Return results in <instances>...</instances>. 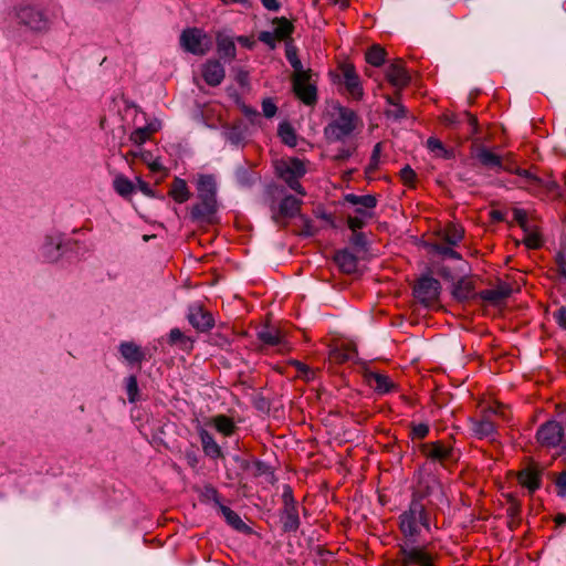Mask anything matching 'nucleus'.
Wrapping results in <instances>:
<instances>
[{
	"label": "nucleus",
	"mask_w": 566,
	"mask_h": 566,
	"mask_svg": "<svg viewBox=\"0 0 566 566\" xmlns=\"http://www.w3.org/2000/svg\"><path fill=\"white\" fill-rule=\"evenodd\" d=\"M416 478L417 485L409 507L399 516V530L405 537L401 546H417L421 527L429 530V515L423 500L431 494L436 479L431 474H424L422 470L418 471Z\"/></svg>",
	"instance_id": "f257e3e1"
},
{
	"label": "nucleus",
	"mask_w": 566,
	"mask_h": 566,
	"mask_svg": "<svg viewBox=\"0 0 566 566\" xmlns=\"http://www.w3.org/2000/svg\"><path fill=\"white\" fill-rule=\"evenodd\" d=\"M198 202L191 207L192 221L213 223L218 211L217 185L212 176L201 175L197 181Z\"/></svg>",
	"instance_id": "f03ea898"
},
{
	"label": "nucleus",
	"mask_w": 566,
	"mask_h": 566,
	"mask_svg": "<svg viewBox=\"0 0 566 566\" xmlns=\"http://www.w3.org/2000/svg\"><path fill=\"white\" fill-rule=\"evenodd\" d=\"M357 123V114L353 109L342 106L338 107L337 118L325 127L324 134L331 142L343 140L356 129Z\"/></svg>",
	"instance_id": "7ed1b4c3"
},
{
	"label": "nucleus",
	"mask_w": 566,
	"mask_h": 566,
	"mask_svg": "<svg viewBox=\"0 0 566 566\" xmlns=\"http://www.w3.org/2000/svg\"><path fill=\"white\" fill-rule=\"evenodd\" d=\"M275 169L279 177L283 179L292 190L301 196H305L306 192L300 184V178L306 172L303 160L294 157L282 159L276 163Z\"/></svg>",
	"instance_id": "20e7f679"
},
{
	"label": "nucleus",
	"mask_w": 566,
	"mask_h": 566,
	"mask_svg": "<svg viewBox=\"0 0 566 566\" xmlns=\"http://www.w3.org/2000/svg\"><path fill=\"white\" fill-rule=\"evenodd\" d=\"M273 32L262 31L259 33V41L266 44L270 49H275L277 42H292L294 24L285 17H276L272 20Z\"/></svg>",
	"instance_id": "39448f33"
},
{
	"label": "nucleus",
	"mask_w": 566,
	"mask_h": 566,
	"mask_svg": "<svg viewBox=\"0 0 566 566\" xmlns=\"http://www.w3.org/2000/svg\"><path fill=\"white\" fill-rule=\"evenodd\" d=\"M401 566H437L439 555L427 546H400Z\"/></svg>",
	"instance_id": "423d86ee"
},
{
	"label": "nucleus",
	"mask_w": 566,
	"mask_h": 566,
	"mask_svg": "<svg viewBox=\"0 0 566 566\" xmlns=\"http://www.w3.org/2000/svg\"><path fill=\"white\" fill-rule=\"evenodd\" d=\"M283 509L281 511V523L284 532H296L300 527V517L296 502L291 486L285 485L283 494Z\"/></svg>",
	"instance_id": "0eeeda50"
},
{
	"label": "nucleus",
	"mask_w": 566,
	"mask_h": 566,
	"mask_svg": "<svg viewBox=\"0 0 566 566\" xmlns=\"http://www.w3.org/2000/svg\"><path fill=\"white\" fill-rule=\"evenodd\" d=\"M311 76V69L292 75L293 92L300 101L308 106L314 105L317 101V90L315 85L310 83Z\"/></svg>",
	"instance_id": "6e6552de"
},
{
	"label": "nucleus",
	"mask_w": 566,
	"mask_h": 566,
	"mask_svg": "<svg viewBox=\"0 0 566 566\" xmlns=\"http://www.w3.org/2000/svg\"><path fill=\"white\" fill-rule=\"evenodd\" d=\"M385 76L388 83L395 87L397 97H401V91L411 82V76L406 69L403 60L401 59L394 60L387 66Z\"/></svg>",
	"instance_id": "1a4fd4ad"
},
{
	"label": "nucleus",
	"mask_w": 566,
	"mask_h": 566,
	"mask_svg": "<svg viewBox=\"0 0 566 566\" xmlns=\"http://www.w3.org/2000/svg\"><path fill=\"white\" fill-rule=\"evenodd\" d=\"M181 46L196 55H203L210 49V41L208 36L199 29H187L180 36Z\"/></svg>",
	"instance_id": "9d476101"
},
{
	"label": "nucleus",
	"mask_w": 566,
	"mask_h": 566,
	"mask_svg": "<svg viewBox=\"0 0 566 566\" xmlns=\"http://www.w3.org/2000/svg\"><path fill=\"white\" fill-rule=\"evenodd\" d=\"M440 282L431 276H423L413 287L415 297L426 306H430L438 301L440 294Z\"/></svg>",
	"instance_id": "9b49d317"
},
{
	"label": "nucleus",
	"mask_w": 566,
	"mask_h": 566,
	"mask_svg": "<svg viewBox=\"0 0 566 566\" xmlns=\"http://www.w3.org/2000/svg\"><path fill=\"white\" fill-rule=\"evenodd\" d=\"M187 318L189 324L199 333H208L216 325L212 313L199 303L189 305Z\"/></svg>",
	"instance_id": "f8f14e48"
},
{
	"label": "nucleus",
	"mask_w": 566,
	"mask_h": 566,
	"mask_svg": "<svg viewBox=\"0 0 566 566\" xmlns=\"http://www.w3.org/2000/svg\"><path fill=\"white\" fill-rule=\"evenodd\" d=\"M420 452L428 460L438 462L441 465H446V463L453 457L452 447L441 440L422 443L420 446Z\"/></svg>",
	"instance_id": "ddd939ff"
},
{
	"label": "nucleus",
	"mask_w": 566,
	"mask_h": 566,
	"mask_svg": "<svg viewBox=\"0 0 566 566\" xmlns=\"http://www.w3.org/2000/svg\"><path fill=\"white\" fill-rule=\"evenodd\" d=\"M564 430L557 421H547L538 428L536 439L542 447L554 448L562 442Z\"/></svg>",
	"instance_id": "4468645a"
},
{
	"label": "nucleus",
	"mask_w": 566,
	"mask_h": 566,
	"mask_svg": "<svg viewBox=\"0 0 566 566\" xmlns=\"http://www.w3.org/2000/svg\"><path fill=\"white\" fill-rule=\"evenodd\" d=\"M343 84L346 88L347 94L355 101H360L364 96V90L361 86L360 78L353 64L344 63L339 67Z\"/></svg>",
	"instance_id": "2eb2a0df"
},
{
	"label": "nucleus",
	"mask_w": 566,
	"mask_h": 566,
	"mask_svg": "<svg viewBox=\"0 0 566 566\" xmlns=\"http://www.w3.org/2000/svg\"><path fill=\"white\" fill-rule=\"evenodd\" d=\"M19 22L33 31L48 29L49 21L44 13L33 7H23L18 11Z\"/></svg>",
	"instance_id": "dca6fc26"
},
{
	"label": "nucleus",
	"mask_w": 566,
	"mask_h": 566,
	"mask_svg": "<svg viewBox=\"0 0 566 566\" xmlns=\"http://www.w3.org/2000/svg\"><path fill=\"white\" fill-rule=\"evenodd\" d=\"M344 200L355 206V213L361 217H373L371 210L377 206V199L373 195L358 196L355 193H347Z\"/></svg>",
	"instance_id": "f3484780"
},
{
	"label": "nucleus",
	"mask_w": 566,
	"mask_h": 566,
	"mask_svg": "<svg viewBox=\"0 0 566 566\" xmlns=\"http://www.w3.org/2000/svg\"><path fill=\"white\" fill-rule=\"evenodd\" d=\"M226 72L218 61H208L202 69V76L210 86H218L224 78Z\"/></svg>",
	"instance_id": "a211bd4d"
},
{
	"label": "nucleus",
	"mask_w": 566,
	"mask_h": 566,
	"mask_svg": "<svg viewBox=\"0 0 566 566\" xmlns=\"http://www.w3.org/2000/svg\"><path fill=\"white\" fill-rule=\"evenodd\" d=\"M302 200L294 196H286L279 206V213L274 216V220L279 223L281 219L294 218L301 210Z\"/></svg>",
	"instance_id": "6ab92c4d"
},
{
	"label": "nucleus",
	"mask_w": 566,
	"mask_h": 566,
	"mask_svg": "<svg viewBox=\"0 0 566 566\" xmlns=\"http://www.w3.org/2000/svg\"><path fill=\"white\" fill-rule=\"evenodd\" d=\"M471 429L479 439L492 437L496 431L488 412H484L480 419H472Z\"/></svg>",
	"instance_id": "aec40b11"
},
{
	"label": "nucleus",
	"mask_w": 566,
	"mask_h": 566,
	"mask_svg": "<svg viewBox=\"0 0 566 566\" xmlns=\"http://www.w3.org/2000/svg\"><path fill=\"white\" fill-rule=\"evenodd\" d=\"M511 287L506 284H500L494 289L483 290L478 293V297L484 302L496 305L507 298L511 294Z\"/></svg>",
	"instance_id": "412c9836"
},
{
	"label": "nucleus",
	"mask_w": 566,
	"mask_h": 566,
	"mask_svg": "<svg viewBox=\"0 0 566 566\" xmlns=\"http://www.w3.org/2000/svg\"><path fill=\"white\" fill-rule=\"evenodd\" d=\"M474 282L470 277L460 279L453 286L452 295L460 302L476 298Z\"/></svg>",
	"instance_id": "4be33fe9"
},
{
	"label": "nucleus",
	"mask_w": 566,
	"mask_h": 566,
	"mask_svg": "<svg viewBox=\"0 0 566 566\" xmlns=\"http://www.w3.org/2000/svg\"><path fill=\"white\" fill-rule=\"evenodd\" d=\"M541 470L530 467L518 473L517 480L522 486L526 488L531 492H534L541 486Z\"/></svg>",
	"instance_id": "5701e85b"
},
{
	"label": "nucleus",
	"mask_w": 566,
	"mask_h": 566,
	"mask_svg": "<svg viewBox=\"0 0 566 566\" xmlns=\"http://www.w3.org/2000/svg\"><path fill=\"white\" fill-rule=\"evenodd\" d=\"M334 261L339 270L346 274H352L357 270L358 259L347 250L336 252Z\"/></svg>",
	"instance_id": "b1692460"
},
{
	"label": "nucleus",
	"mask_w": 566,
	"mask_h": 566,
	"mask_svg": "<svg viewBox=\"0 0 566 566\" xmlns=\"http://www.w3.org/2000/svg\"><path fill=\"white\" fill-rule=\"evenodd\" d=\"M366 377L368 384L379 394H387L395 389L394 381L387 375L368 373Z\"/></svg>",
	"instance_id": "393cba45"
},
{
	"label": "nucleus",
	"mask_w": 566,
	"mask_h": 566,
	"mask_svg": "<svg viewBox=\"0 0 566 566\" xmlns=\"http://www.w3.org/2000/svg\"><path fill=\"white\" fill-rule=\"evenodd\" d=\"M119 353L130 364H139L145 358L144 352L134 342H123L119 345Z\"/></svg>",
	"instance_id": "a878e982"
},
{
	"label": "nucleus",
	"mask_w": 566,
	"mask_h": 566,
	"mask_svg": "<svg viewBox=\"0 0 566 566\" xmlns=\"http://www.w3.org/2000/svg\"><path fill=\"white\" fill-rule=\"evenodd\" d=\"M168 195L178 203L188 201L190 198V191L187 182L184 179L176 177L170 185Z\"/></svg>",
	"instance_id": "bb28decb"
},
{
	"label": "nucleus",
	"mask_w": 566,
	"mask_h": 566,
	"mask_svg": "<svg viewBox=\"0 0 566 566\" xmlns=\"http://www.w3.org/2000/svg\"><path fill=\"white\" fill-rule=\"evenodd\" d=\"M475 157L486 168H502L501 157L484 147L478 148Z\"/></svg>",
	"instance_id": "cd10ccee"
},
{
	"label": "nucleus",
	"mask_w": 566,
	"mask_h": 566,
	"mask_svg": "<svg viewBox=\"0 0 566 566\" xmlns=\"http://www.w3.org/2000/svg\"><path fill=\"white\" fill-rule=\"evenodd\" d=\"M158 130V125L150 123L147 126L136 128L132 132L129 139L136 145H143L149 140L151 136Z\"/></svg>",
	"instance_id": "c85d7f7f"
},
{
	"label": "nucleus",
	"mask_w": 566,
	"mask_h": 566,
	"mask_svg": "<svg viewBox=\"0 0 566 566\" xmlns=\"http://www.w3.org/2000/svg\"><path fill=\"white\" fill-rule=\"evenodd\" d=\"M386 102L392 106L391 109H388L386 112V115L388 117H391L394 119H402L407 117V108L400 103L401 97H397L396 93L394 95H386L385 96Z\"/></svg>",
	"instance_id": "c756f323"
},
{
	"label": "nucleus",
	"mask_w": 566,
	"mask_h": 566,
	"mask_svg": "<svg viewBox=\"0 0 566 566\" xmlns=\"http://www.w3.org/2000/svg\"><path fill=\"white\" fill-rule=\"evenodd\" d=\"M387 52L379 44L371 45L365 53V60L368 64L379 67L386 61Z\"/></svg>",
	"instance_id": "7c9ffc66"
},
{
	"label": "nucleus",
	"mask_w": 566,
	"mask_h": 566,
	"mask_svg": "<svg viewBox=\"0 0 566 566\" xmlns=\"http://www.w3.org/2000/svg\"><path fill=\"white\" fill-rule=\"evenodd\" d=\"M201 443L202 449L206 455L217 459L223 457L220 446L216 442V440L208 432L201 433Z\"/></svg>",
	"instance_id": "2f4dec72"
},
{
	"label": "nucleus",
	"mask_w": 566,
	"mask_h": 566,
	"mask_svg": "<svg viewBox=\"0 0 566 566\" xmlns=\"http://www.w3.org/2000/svg\"><path fill=\"white\" fill-rule=\"evenodd\" d=\"M221 514L226 518L227 523L232 526L237 531H245L249 527L247 524L241 520V517L230 507L226 505H220Z\"/></svg>",
	"instance_id": "473e14b6"
},
{
	"label": "nucleus",
	"mask_w": 566,
	"mask_h": 566,
	"mask_svg": "<svg viewBox=\"0 0 566 566\" xmlns=\"http://www.w3.org/2000/svg\"><path fill=\"white\" fill-rule=\"evenodd\" d=\"M258 338L265 345L276 346L282 343V334L276 328L264 327L258 333Z\"/></svg>",
	"instance_id": "72a5a7b5"
},
{
	"label": "nucleus",
	"mask_w": 566,
	"mask_h": 566,
	"mask_svg": "<svg viewBox=\"0 0 566 566\" xmlns=\"http://www.w3.org/2000/svg\"><path fill=\"white\" fill-rule=\"evenodd\" d=\"M514 172L517 176L524 178L528 186L546 187L548 190H553V188L555 187V182H547V184H545L539 177L533 175L527 169L516 168Z\"/></svg>",
	"instance_id": "f704fd0d"
},
{
	"label": "nucleus",
	"mask_w": 566,
	"mask_h": 566,
	"mask_svg": "<svg viewBox=\"0 0 566 566\" xmlns=\"http://www.w3.org/2000/svg\"><path fill=\"white\" fill-rule=\"evenodd\" d=\"M464 230L462 227L450 223L443 230V240L450 245H457L463 239Z\"/></svg>",
	"instance_id": "c9c22d12"
},
{
	"label": "nucleus",
	"mask_w": 566,
	"mask_h": 566,
	"mask_svg": "<svg viewBox=\"0 0 566 566\" xmlns=\"http://www.w3.org/2000/svg\"><path fill=\"white\" fill-rule=\"evenodd\" d=\"M218 52L221 56L233 60L235 57V44L229 36H220L217 41Z\"/></svg>",
	"instance_id": "e433bc0d"
},
{
	"label": "nucleus",
	"mask_w": 566,
	"mask_h": 566,
	"mask_svg": "<svg viewBox=\"0 0 566 566\" xmlns=\"http://www.w3.org/2000/svg\"><path fill=\"white\" fill-rule=\"evenodd\" d=\"M427 147L432 153H436L438 157L444 158V159H451L454 157L453 150L447 149L442 142L436 137H429L427 140Z\"/></svg>",
	"instance_id": "4c0bfd02"
},
{
	"label": "nucleus",
	"mask_w": 566,
	"mask_h": 566,
	"mask_svg": "<svg viewBox=\"0 0 566 566\" xmlns=\"http://www.w3.org/2000/svg\"><path fill=\"white\" fill-rule=\"evenodd\" d=\"M216 429L224 436H231L234 432L235 426L231 418L219 415L213 418Z\"/></svg>",
	"instance_id": "58836bf2"
},
{
	"label": "nucleus",
	"mask_w": 566,
	"mask_h": 566,
	"mask_svg": "<svg viewBox=\"0 0 566 566\" xmlns=\"http://www.w3.org/2000/svg\"><path fill=\"white\" fill-rule=\"evenodd\" d=\"M285 56L294 69V73L306 72V70H303L302 62L297 56V49L292 44V42L286 43Z\"/></svg>",
	"instance_id": "ea45409f"
},
{
	"label": "nucleus",
	"mask_w": 566,
	"mask_h": 566,
	"mask_svg": "<svg viewBox=\"0 0 566 566\" xmlns=\"http://www.w3.org/2000/svg\"><path fill=\"white\" fill-rule=\"evenodd\" d=\"M113 186L115 191L122 197H128L134 191L133 182L124 176H117L114 179Z\"/></svg>",
	"instance_id": "a19ab883"
},
{
	"label": "nucleus",
	"mask_w": 566,
	"mask_h": 566,
	"mask_svg": "<svg viewBox=\"0 0 566 566\" xmlns=\"http://www.w3.org/2000/svg\"><path fill=\"white\" fill-rule=\"evenodd\" d=\"M292 366L295 367V369L297 371V376L305 381L314 380L318 373V369H313L310 366H307L306 364L298 361V360H293Z\"/></svg>",
	"instance_id": "79ce46f5"
},
{
	"label": "nucleus",
	"mask_w": 566,
	"mask_h": 566,
	"mask_svg": "<svg viewBox=\"0 0 566 566\" xmlns=\"http://www.w3.org/2000/svg\"><path fill=\"white\" fill-rule=\"evenodd\" d=\"M279 136L282 142L291 147L296 145V135L294 128L289 123H283L279 127Z\"/></svg>",
	"instance_id": "37998d69"
},
{
	"label": "nucleus",
	"mask_w": 566,
	"mask_h": 566,
	"mask_svg": "<svg viewBox=\"0 0 566 566\" xmlns=\"http://www.w3.org/2000/svg\"><path fill=\"white\" fill-rule=\"evenodd\" d=\"M169 343L171 345H181L184 348L191 347V339L186 336L179 328H172L169 333Z\"/></svg>",
	"instance_id": "c03bdc74"
},
{
	"label": "nucleus",
	"mask_w": 566,
	"mask_h": 566,
	"mask_svg": "<svg viewBox=\"0 0 566 566\" xmlns=\"http://www.w3.org/2000/svg\"><path fill=\"white\" fill-rule=\"evenodd\" d=\"M201 497L203 501L213 502L214 505L218 506L219 510H220V505H223L220 501V494H219L218 490L211 484L203 486L202 492H201Z\"/></svg>",
	"instance_id": "a18cd8bd"
},
{
	"label": "nucleus",
	"mask_w": 566,
	"mask_h": 566,
	"mask_svg": "<svg viewBox=\"0 0 566 566\" xmlns=\"http://www.w3.org/2000/svg\"><path fill=\"white\" fill-rule=\"evenodd\" d=\"M353 356H354V350L350 349L349 347L335 348L331 352V358L338 364H343V363L352 359Z\"/></svg>",
	"instance_id": "49530a36"
},
{
	"label": "nucleus",
	"mask_w": 566,
	"mask_h": 566,
	"mask_svg": "<svg viewBox=\"0 0 566 566\" xmlns=\"http://www.w3.org/2000/svg\"><path fill=\"white\" fill-rule=\"evenodd\" d=\"M429 434V426L427 423H411L410 437L411 439L422 440Z\"/></svg>",
	"instance_id": "de8ad7c7"
},
{
	"label": "nucleus",
	"mask_w": 566,
	"mask_h": 566,
	"mask_svg": "<svg viewBox=\"0 0 566 566\" xmlns=\"http://www.w3.org/2000/svg\"><path fill=\"white\" fill-rule=\"evenodd\" d=\"M521 503L513 496H507L506 514L511 520H515L521 515Z\"/></svg>",
	"instance_id": "09e8293b"
},
{
	"label": "nucleus",
	"mask_w": 566,
	"mask_h": 566,
	"mask_svg": "<svg viewBox=\"0 0 566 566\" xmlns=\"http://www.w3.org/2000/svg\"><path fill=\"white\" fill-rule=\"evenodd\" d=\"M126 391L128 395V400L130 402H135L138 400V384L136 376H129L126 379Z\"/></svg>",
	"instance_id": "8fccbe9b"
},
{
	"label": "nucleus",
	"mask_w": 566,
	"mask_h": 566,
	"mask_svg": "<svg viewBox=\"0 0 566 566\" xmlns=\"http://www.w3.org/2000/svg\"><path fill=\"white\" fill-rule=\"evenodd\" d=\"M400 179L406 186L413 187L417 179V174L409 165H407L400 170Z\"/></svg>",
	"instance_id": "3c124183"
},
{
	"label": "nucleus",
	"mask_w": 566,
	"mask_h": 566,
	"mask_svg": "<svg viewBox=\"0 0 566 566\" xmlns=\"http://www.w3.org/2000/svg\"><path fill=\"white\" fill-rule=\"evenodd\" d=\"M380 154H381V143H377L374 146L373 154L370 156V160H369L368 167L366 169V171L368 174L374 172L378 168Z\"/></svg>",
	"instance_id": "603ef678"
},
{
	"label": "nucleus",
	"mask_w": 566,
	"mask_h": 566,
	"mask_svg": "<svg viewBox=\"0 0 566 566\" xmlns=\"http://www.w3.org/2000/svg\"><path fill=\"white\" fill-rule=\"evenodd\" d=\"M370 217H361V216H355V217H348L347 218V226L353 231L356 232L357 230L361 229L366 224V219H369Z\"/></svg>",
	"instance_id": "864d4df0"
},
{
	"label": "nucleus",
	"mask_w": 566,
	"mask_h": 566,
	"mask_svg": "<svg viewBox=\"0 0 566 566\" xmlns=\"http://www.w3.org/2000/svg\"><path fill=\"white\" fill-rule=\"evenodd\" d=\"M209 342L214 346L223 348L230 345V337L226 334L217 332L210 336Z\"/></svg>",
	"instance_id": "5fc2aeb1"
},
{
	"label": "nucleus",
	"mask_w": 566,
	"mask_h": 566,
	"mask_svg": "<svg viewBox=\"0 0 566 566\" xmlns=\"http://www.w3.org/2000/svg\"><path fill=\"white\" fill-rule=\"evenodd\" d=\"M462 123L465 122L471 127V135H475L479 132V123L476 116L469 112L461 114Z\"/></svg>",
	"instance_id": "6e6d98bb"
},
{
	"label": "nucleus",
	"mask_w": 566,
	"mask_h": 566,
	"mask_svg": "<svg viewBox=\"0 0 566 566\" xmlns=\"http://www.w3.org/2000/svg\"><path fill=\"white\" fill-rule=\"evenodd\" d=\"M485 412L491 417L492 415L501 417L503 420H509V408L502 403H496L494 407H490Z\"/></svg>",
	"instance_id": "4d7b16f0"
},
{
	"label": "nucleus",
	"mask_w": 566,
	"mask_h": 566,
	"mask_svg": "<svg viewBox=\"0 0 566 566\" xmlns=\"http://www.w3.org/2000/svg\"><path fill=\"white\" fill-rule=\"evenodd\" d=\"M60 249V243L59 242H53L52 239L48 240V242L45 243L43 250H44V255L49 259V261H54L56 260L57 255H54L53 254V250H59Z\"/></svg>",
	"instance_id": "13d9d810"
},
{
	"label": "nucleus",
	"mask_w": 566,
	"mask_h": 566,
	"mask_svg": "<svg viewBox=\"0 0 566 566\" xmlns=\"http://www.w3.org/2000/svg\"><path fill=\"white\" fill-rule=\"evenodd\" d=\"M553 317L556 323L564 329H566V306H560L553 313Z\"/></svg>",
	"instance_id": "bf43d9fd"
},
{
	"label": "nucleus",
	"mask_w": 566,
	"mask_h": 566,
	"mask_svg": "<svg viewBox=\"0 0 566 566\" xmlns=\"http://www.w3.org/2000/svg\"><path fill=\"white\" fill-rule=\"evenodd\" d=\"M262 111L265 117H273L277 111L275 104L271 99H264L262 103Z\"/></svg>",
	"instance_id": "052dcab7"
},
{
	"label": "nucleus",
	"mask_w": 566,
	"mask_h": 566,
	"mask_svg": "<svg viewBox=\"0 0 566 566\" xmlns=\"http://www.w3.org/2000/svg\"><path fill=\"white\" fill-rule=\"evenodd\" d=\"M555 483H556L558 495L565 496L566 495V471H563L562 473H559Z\"/></svg>",
	"instance_id": "680f3d73"
},
{
	"label": "nucleus",
	"mask_w": 566,
	"mask_h": 566,
	"mask_svg": "<svg viewBox=\"0 0 566 566\" xmlns=\"http://www.w3.org/2000/svg\"><path fill=\"white\" fill-rule=\"evenodd\" d=\"M524 243L528 249H538L542 244L539 237L535 233L527 234Z\"/></svg>",
	"instance_id": "e2e57ef3"
},
{
	"label": "nucleus",
	"mask_w": 566,
	"mask_h": 566,
	"mask_svg": "<svg viewBox=\"0 0 566 566\" xmlns=\"http://www.w3.org/2000/svg\"><path fill=\"white\" fill-rule=\"evenodd\" d=\"M437 250L442 255H446V256H449L452 259H457V260L461 259V255L450 247H443V245L440 247L439 245V247H437Z\"/></svg>",
	"instance_id": "0e129e2a"
},
{
	"label": "nucleus",
	"mask_w": 566,
	"mask_h": 566,
	"mask_svg": "<svg viewBox=\"0 0 566 566\" xmlns=\"http://www.w3.org/2000/svg\"><path fill=\"white\" fill-rule=\"evenodd\" d=\"M353 154V150L349 148H342L337 151V154L333 157L335 161H345Z\"/></svg>",
	"instance_id": "69168bd1"
},
{
	"label": "nucleus",
	"mask_w": 566,
	"mask_h": 566,
	"mask_svg": "<svg viewBox=\"0 0 566 566\" xmlns=\"http://www.w3.org/2000/svg\"><path fill=\"white\" fill-rule=\"evenodd\" d=\"M261 3L269 11L277 12L281 9V3L277 0H261Z\"/></svg>",
	"instance_id": "338daca9"
},
{
	"label": "nucleus",
	"mask_w": 566,
	"mask_h": 566,
	"mask_svg": "<svg viewBox=\"0 0 566 566\" xmlns=\"http://www.w3.org/2000/svg\"><path fill=\"white\" fill-rule=\"evenodd\" d=\"M557 272L566 279V260L563 256H558L556 260Z\"/></svg>",
	"instance_id": "774afa93"
}]
</instances>
